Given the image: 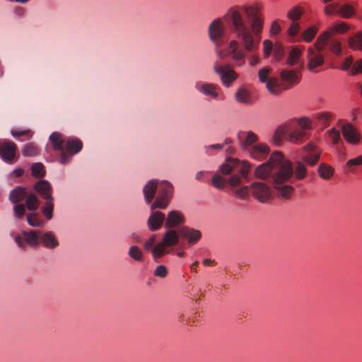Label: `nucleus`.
Listing matches in <instances>:
<instances>
[{
	"mask_svg": "<svg viewBox=\"0 0 362 362\" xmlns=\"http://www.w3.org/2000/svg\"><path fill=\"white\" fill-rule=\"evenodd\" d=\"M263 8V4L256 1L233 5L226 11L224 19L233 37L228 42L227 52L237 66L245 65L246 58L251 66L259 62L257 53L264 25Z\"/></svg>",
	"mask_w": 362,
	"mask_h": 362,
	"instance_id": "obj_1",
	"label": "nucleus"
},
{
	"mask_svg": "<svg viewBox=\"0 0 362 362\" xmlns=\"http://www.w3.org/2000/svg\"><path fill=\"white\" fill-rule=\"evenodd\" d=\"M255 177L272 180L277 194L284 199H290L294 191V169L292 163L280 152L272 153L269 160L258 165L255 170Z\"/></svg>",
	"mask_w": 362,
	"mask_h": 362,
	"instance_id": "obj_2",
	"label": "nucleus"
},
{
	"mask_svg": "<svg viewBox=\"0 0 362 362\" xmlns=\"http://www.w3.org/2000/svg\"><path fill=\"white\" fill-rule=\"evenodd\" d=\"M251 165L247 160L240 162L236 158L228 157L225 163L221 165L220 172L224 175H230L225 178L216 173L212 177V185L217 189H223L227 184L235 187L241 184L242 178L247 179Z\"/></svg>",
	"mask_w": 362,
	"mask_h": 362,
	"instance_id": "obj_3",
	"label": "nucleus"
},
{
	"mask_svg": "<svg viewBox=\"0 0 362 362\" xmlns=\"http://www.w3.org/2000/svg\"><path fill=\"white\" fill-rule=\"evenodd\" d=\"M34 189L45 200V206L42 209L43 215L47 220L52 219L54 210V197L52 196V187L51 184L47 180H42L35 183Z\"/></svg>",
	"mask_w": 362,
	"mask_h": 362,
	"instance_id": "obj_4",
	"label": "nucleus"
},
{
	"mask_svg": "<svg viewBox=\"0 0 362 362\" xmlns=\"http://www.w3.org/2000/svg\"><path fill=\"white\" fill-rule=\"evenodd\" d=\"M180 237L179 231L177 232L171 229L167 230L163 235L162 240L156 244V248L153 251V259L157 260L169 253L168 247L177 245Z\"/></svg>",
	"mask_w": 362,
	"mask_h": 362,
	"instance_id": "obj_5",
	"label": "nucleus"
},
{
	"mask_svg": "<svg viewBox=\"0 0 362 362\" xmlns=\"http://www.w3.org/2000/svg\"><path fill=\"white\" fill-rule=\"evenodd\" d=\"M226 13L223 16L222 18L218 17L214 19L209 25L207 33L208 36L211 42L215 45L216 48L222 44V40L225 34V26L223 21L227 23L226 21L224 19V16ZM227 28H228V24H226ZM228 34L230 37L231 35L229 33V29H228ZM233 37H231L232 39Z\"/></svg>",
	"mask_w": 362,
	"mask_h": 362,
	"instance_id": "obj_6",
	"label": "nucleus"
},
{
	"mask_svg": "<svg viewBox=\"0 0 362 362\" xmlns=\"http://www.w3.org/2000/svg\"><path fill=\"white\" fill-rule=\"evenodd\" d=\"M157 189L158 190V195L151 206V211L156 209H165L173 196V187L172 184L168 181L158 180Z\"/></svg>",
	"mask_w": 362,
	"mask_h": 362,
	"instance_id": "obj_7",
	"label": "nucleus"
},
{
	"mask_svg": "<svg viewBox=\"0 0 362 362\" xmlns=\"http://www.w3.org/2000/svg\"><path fill=\"white\" fill-rule=\"evenodd\" d=\"M350 28V26L344 22L336 23L331 26L327 30L322 33L315 42V47L318 50H324L328 40L335 34L346 33Z\"/></svg>",
	"mask_w": 362,
	"mask_h": 362,
	"instance_id": "obj_8",
	"label": "nucleus"
},
{
	"mask_svg": "<svg viewBox=\"0 0 362 362\" xmlns=\"http://www.w3.org/2000/svg\"><path fill=\"white\" fill-rule=\"evenodd\" d=\"M213 71L221 79L223 86L228 88L238 77V74L228 64L222 65L218 60L213 64Z\"/></svg>",
	"mask_w": 362,
	"mask_h": 362,
	"instance_id": "obj_9",
	"label": "nucleus"
},
{
	"mask_svg": "<svg viewBox=\"0 0 362 362\" xmlns=\"http://www.w3.org/2000/svg\"><path fill=\"white\" fill-rule=\"evenodd\" d=\"M27 194L25 188L21 186L15 187L9 194V200L11 203L15 204L13 213L16 218H23L25 214V206L21 202L26 197Z\"/></svg>",
	"mask_w": 362,
	"mask_h": 362,
	"instance_id": "obj_10",
	"label": "nucleus"
},
{
	"mask_svg": "<svg viewBox=\"0 0 362 362\" xmlns=\"http://www.w3.org/2000/svg\"><path fill=\"white\" fill-rule=\"evenodd\" d=\"M41 230H31L23 231L22 233L14 235V240L21 249H25L26 244L31 247H37L40 244Z\"/></svg>",
	"mask_w": 362,
	"mask_h": 362,
	"instance_id": "obj_11",
	"label": "nucleus"
},
{
	"mask_svg": "<svg viewBox=\"0 0 362 362\" xmlns=\"http://www.w3.org/2000/svg\"><path fill=\"white\" fill-rule=\"evenodd\" d=\"M194 88L200 94L211 100H220L224 99L223 95L220 93V87L216 83L197 81L194 84Z\"/></svg>",
	"mask_w": 362,
	"mask_h": 362,
	"instance_id": "obj_12",
	"label": "nucleus"
},
{
	"mask_svg": "<svg viewBox=\"0 0 362 362\" xmlns=\"http://www.w3.org/2000/svg\"><path fill=\"white\" fill-rule=\"evenodd\" d=\"M49 140L55 151H60V163L66 164L69 163V156L65 150L66 141L62 134L55 132L49 137Z\"/></svg>",
	"mask_w": 362,
	"mask_h": 362,
	"instance_id": "obj_13",
	"label": "nucleus"
},
{
	"mask_svg": "<svg viewBox=\"0 0 362 362\" xmlns=\"http://www.w3.org/2000/svg\"><path fill=\"white\" fill-rule=\"evenodd\" d=\"M271 69L264 67L259 69L258 76L260 82L266 83L267 88L273 95H278L281 93L279 82L276 78H268Z\"/></svg>",
	"mask_w": 362,
	"mask_h": 362,
	"instance_id": "obj_14",
	"label": "nucleus"
},
{
	"mask_svg": "<svg viewBox=\"0 0 362 362\" xmlns=\"http://www.w3.org/2000/svg\"><path fill=\"white\" fill-rule=\"evenodd\" d=\"M280 78L282 81V85H280L281 92L297 85L300 81V75L297 69H284L280 72Z\"/></svg>",
	"mask_w": 362,
	"mask_h": 362,
	"instance_id": "obj_15",
	"label": "nucleus"
},
{
	"mask_svg": "<svg viewBox=\"0 0 362 362\" xmlns=\"http://www.w3.org/2000/svg\"><path fill=\"white\" fill-rule=\"evenodd\" d=\"M341 133L345 141L351 145L358 146L362 140V134L351 123H346L341 127Z\"/></svg>",
	"mask_w": 362,
	"mask_h": 362,
	"instance_id": "obj_16",
	"label": "nucleus"
},
{
	"mask_svg": "<svg viewBox=\"0 0 362 362\" xmlns=\"http://www.w3.org/2000/svg\"><path fill=\"white\" fill-rule=\"evenodd\" d=\"M254 197L262 203L267 202L272 197L270 187L262 182H254L250 187Z\"/></svg>",
	"mask_w": 362,
	"mask_h": 362,
	"instance_id": "obj_17",
	"label": "nucleus"
},
{
	"mask_svg": "<svg viewBox=\"0 0 362 362\" xmlns=\"http://www.w3.org/2000/svg\"><path fill=\"white\" fill-rule=\"evenodd\" d=\"M303 151H305L306 154L302 156V161L308 166L315 165L320 160L321 151L312 142L304 146Z\"/></svg>",
	"mask_w": 362,
	"mask_h": 362,
	"instance_id": "obj_18",
	"label": "nucleus"
},
{
	"mask_svg": "<svg viewBox=\"0 0 362 362\" xmlns=\"http://www.w3.org/2000/svg\"><path fill=\"white\" fill-rule=\"evenodd\" d=\"M247 152L252 159L261 161L269 154L270 148L265 144H257L250 147Z\"/></svg>",
	"mask_w": 362,
	"mask_h": 362,
	"instance_id": "obj_19",
	"label": "nucleus"
},
{
	"mask_svg": "<svg viewBox=\"0 0 362 362\" xmlns=\"http://www.w3.org/2000/svg\"><path fill=\"white\" fill-rule=\"evenodd\" d=\"M16 145L11 141H4L0 144V156L6 163H11L15 158Z\"/></svg>",
	"mask_w": 362,
	"mask_h": 362,
	"instance_id": "obj_20",
	"label": "nucleus"
},
{
	"mask_svg": "<svg viewBox=\"0 0 362 362\" xmlns=\"http://www.w3.org/2000/svg\"><path fill=\"white\" fill-rule=\"evenodd\" d=\"M147 219V227L151 232L156 231L161 228L165 221V214L159 211H154Z\"/></svg>",
	"mask_w": 362,
	"mask_h": 362,
	"instance_id": "obj_21",
	"label": "nucleus"
},
{
	"mask_svg": "<svg viewBox=\"0 0 362 362\" xmlns=\"http://www.w3.org/2000/svg\"><path fill=\"white\" fill-rule=\"evenodd\" d=\"M179 234L180 238L187 240L189 244L191 245L195 244L202 238V233L199 230L187 226L180 228Z\"/></svg>",
	"mask_w": 362,
	"mask_h": 362,
	"instance_id": "obj_22",
	"label": "nucleus"
},
{
	"mask_svg": "<svg viewBox=\"0 0 362 362\" xmlns=\"http://www.w3.org/2000/svg\"><path fill=\"white\" fill-rule=\"evenodd\" d=\"M238 138L241 147L245 151H247L250 147L255 145V143L258 140L257 135L251 131L238 133Z\"/></svg>",
	"mask_w": 362,
	"mask_h": 362,
	"instance_id": "obj_23",
	"label": "nucleus"
},
{
	"mask_svg": "<svg viewBox=\"0 0 362 362\" xmlns=\"http://www.w3.org/2000/svg\"><path fill=\"white\" fill-rule=\"evenodd\" d=\"M40 243L48 250H54L59 243L52 231L43 232L41 230Z\"/></svg>",
	"mask_w": 362,
	"mask_h": 362,
	"instance_id": "obj_24",
	"label": "nucleus"
},
{
	"mask_svg": "<svg viewBox=\"0 0 362 362\" xmlns=\"http://www.w3.org/2000/svg\"><path fill=\"white\" fill-rule=\"evenodd\" d=\"M315 48H317L315 47ZM323 50H318L316 49V51L313 48H310L308 49V69L309 70L314 71L315 68L321 66L324 63V58L322 55L321 52Z\"/></svg>",
	"mask_w": 362,
	"mask_h": 362,
	"instance_id": "obj_25",
	"label": "nucleus"
},
{
	"mask_svg": "<svg viewBox=\"0 0 362 362\" xmlns=\"http://www.w3.org/2000/svg\"><path fill=\"white\" fill-rule=\"evenodd\" d=\"M185 222L183 214L179 211H170L166 217L165 227L173 228Z\"/></svg>",
	"mask_w": 362,
	"mask_h": 362,
	"instance_id": "obj_26",
	"label": "nucleus"
},
{
	"mask_svg": "<svg viewBox=\"0 0 362 362\" xmlns=\"http://www.w3.org/2000/svg\"><path fill=\"white\" fill-rule=\"evenodd\" d=\"M235 101L241 105H250L252 104L250 92L245 87H240L235 93Z\"/></svg>",
	"mask_w": 362,
	"mask_h": 362,
	"instance_id": "obj_27",
	"label": "nucleus"
},
{
	"mask_svg": "<svg viewBox=\"0 0 362 362\" xmlns=\"http://www.w3.org/2000/svg\"><path fill=\"white\" fill-rule=\"evenodd\" d=\"M158 180H151L148 181L143 188V193L145 201L147 204L152 202L157 189Z\"/></svg>",
	"mask_w": 362,
	"mask_h": 362,
	"instance_id": "obj_28",
	"label": "nucleus"
},
{
	"mask_svg": "<svg viewBox=\"0 0 362 362\" xmlns=\"http://www.w3.org/2000/svg\"><path fill=\"white\" fill-rule=\"evenodd\" d=\"M83 147L82 141L78 139L68 140L66 142L65 150L69 156V162L71 156L81 151Z\"/></svg>",
	"mask_w": 362,
	"mask_h": 362,
	"instance_id": "obj_29",
	"label": "nucleus"
},
{
	"mask_svg": "<svg viewBox=\"0 0 362 362\" xmlns=\"http://www.w3.org/2000/svg\"><path fill=\"white\" fill-rule=\"evenodd\" d=\"M294 181L296 180H301L307 176L308 170L305 163L303 161H296L294 163Z\"/></svg>",
	"mask_w": 362,
	"mask_h": 362,
	"instance_id": "obj_30",
	"label": "nucleus"
},
{
	"mask_svg": "<svg viewBox=\"0 0 362 362\" xmlns=\"http://www.w3.org/2000/svg\"><path fill=\"white\" fill-rule=\"evenodd\" d=\"M348 44L351 49L362 52V32H357L348 39Z\"/></svg>",
	"mask_w": 362,
	"mask_h": 362,
	"instance_id": "obj_31",
	"label": "nucleus"
},
{
	"mask_svg": "<svg viewBox=\"0 0 362 362\" xmlns=\"http://www.w3.org/2000/svg\"><path fill=\"white\" fill-rule=\"evenodd\" d=\"M317 31L318 28L316 26H310L301 34L300 39L293 40L292 41L295 42L303 40L305 42H310L315 38Z\"/></svg>",
	"mask_w": 362,
	"mask_h": 362,
	"instance_id": "obj_32",
	"label": "nucleus"
},
{
	"mask_svg": "<svg viewBox=\"0 0 362 362\" xmlns=\"http://www.w3.org/2000/svg\"><path fill=\"white\" fill-rule=\"evenodd\" d=\"M317 169L320 177L324 180H329L334 173V168L326 163H320Z\"/></svg>",
	"mask_w": 362,
	"mask_h": 362,
	"instance_id": "obj_33",
	"label": "nucleus"
},
{
	"mask_svg": "<svg viewBox=\"0 0 362 362\" xmlns=\"http://www.w3.org/2000/svg\"><path fill=\"white\" fill-rule=\"evenodd\" d=\"M25 200V207L30 211H35L40 205V201L37 197L33 194H27Z\"/></svg>",
	"mask_w": 362,
	"mask_h": 362,
	"instance_id": "obj_34",
	"label": "nucleus"
},
{
	"mask_svg": "<svg viewBox=\"0 0 362 362\" xmlns=\"http://www.w3.org/2000/svg\"><path fill=\"white\" fill-rule=\"evenodd\" d=\"M305 136V132L301 129H295L293 132L288 133L287 139L289 142L298 144L301 141Z\"/></svg>",
	"mask_w": 362,
	"mask_h": 362,
	"instance_id": "obj_35",
	"label": "nucleus"
},
{
	"mask_svg": "<svg viewBox=\"0 0 362 362\" xmlns=\"http://www.w3.org/2000/svg\"><path fill=\"white\" fill-rule=\"evenodd\" d=\"M301 52L298 48H293L288 54L286 64L291 66L297 64Z\"/></svg>",
	"mask_w": 362,
	"mask_h": 362,
	"instance_id": "obj_36",
	"label": "nucleus"
},
{
	"mask_svg": "<svg viewBox=\"0 0 362 362\" xmlns=\"http://www.w3.org/2000/svg\"><path fill=\"white\" fill-rule=\"evenodd\" d=\"M315 117L322 124V128H326L332 117V114L329 112H321L316 113Z\"/></svg>",
	"mask_w": 362,
	"mask_h": 362,
	"instance_id": "obj_37",
	"label": "nucleus"
},
{
	"mask_svg": "<svg viewBox=\"0 0 362 362\" xmlns=\"http://www.w3.org/2000/svg\"><path fill=\"white\" fill-rule=\"evenodd\" d=\"M288 127L286 124L279 126L274 132L272 141L274 144H279L284 134L287 133Z\"/></svg>",
	"mask_w": 362,
	"mask_h": 362,
	"instance_id": "obj_38",
	"label": "nucleus"
},
{
	"mask_svg": "<svg viewBox=\"0 0 362 362\" xmlns=\"http://www.w3.org/2000/svg\"><path fill=\"white\" fill-rule=\"evenodd\" d=\"M22 153L25 157H33L39 154V151L36 146L29 143L24 146Z\"/></svg>",
	"mask_w": 362,
	"mask_h": 362,
	"instance_id": "obj_39",
	"label": "nucleus"
},
{
	"mask_svg": "<svg viewBox=\"0 0 362 362\" xmlns=\"http://www.w3.org/2000/svg\"><path fill=\"white\" fill-rule=\"evenodd\" d=\"M128 255L132 259L136 262H141L144 258V254L141 250L136 245L129 247Z\"/></svg>",
	"mask_w": 362,
	"mask_h": 362,
	"instance_id": "obj_40",
	"label": "nucleus"
},
{
	"mask_svg": "<svg viewBox=\"0 0 362 362\" xmlns=\"http://www.w3.org/2000/svg\"><path fill=\"white\" fill-rule=\"evenodd\" d=\"M329 45V49L337 55L341 54V42L339 40L334 38H329L327 42Z\"/></svg>",
	"mask_w": 362,
	"mask_h": 362,
	"instance_id": "obj_41",
	"label": "nucleus"
},
{
	"mask_svg": "<svg viewBox=\"0 0 362 362\" xmlns=\"http://www.w3.org/2000/svg\"><path fill=\"white\" fill-rule=\"evenodd\" d=\"M28 224L33 227H40L44 224V221L39 217L36 213L30 214L27 216Z\"/></svg>",
	"mask_w": 362,
	"mask_h": 362,
	"instance_id": "obj_42",
	"label": "nucleus"
},
{
	"mask_svg": "<svg viewBox=\"0 0 362 362\" xmlns=\"http://www.w3.org/2000/svg\"><path fill=\"white\" fill-rule=\"evenodd\" d=\"M339 13L345 18H349L354 16V10L353 7L349 4H344L340 6L339 8Z\"/></svg>",
	"mask_w": 362,
	"mask_h": 362,
	"instance_id": "obj_43",
	"label": "nucleus"
},
{
	"mask_svg": "<svg viewBox=\"0 0 362 362\" xmlns=\"http://www.w3.org/2000/svg\"><path fill=\"white\" fill-rule=\"evenodd\" d=\"M362 165V156L347 160L346 167L349 172H353L356 167Z\"/></svg>",
	"mask_w": 362,
	"mask_h": 362,
	"instance_id": "obj_44",
	"label": "nucleus"
},
{
	"mask_svg": "<svg viewBox=\"0 0 362 362\" xmlns=\"http://www.w3.org/2000/svg\"><path fill=\"white\" fill-rule=\"evenodd\" d=\"M327 5L324 8V13L325 16H334L336 13H339V3H332L329 4H326Z\"/></svg>",
	"mask_w": 362,
	"mask_h": 362,
	"instance_id": "obj_45",
	"label": "nucleus"
},
{
	"mask_svg": "<svg viewBox=\"0 0 362 362\" xmlns=\"http://www.w3.org/2000/svg\"><path fill=\"white\" fill-rule=\"evenodd\" d=\"M157 235L156 234H152L144 243V249L146 251L151 252L153 255V251L156 248V240Z\"/></svg>",
	"mask_w": 362,
	"mask_h": 362,
	"instance_id": "obj_46",
	"label": "nucleus"
},
{
	"mask_svg": "<svg viewBox=\"0 0 362 362\" xmlns=\"http://www.w3.org/2000/svg\"><path fill=\"white\" fill-rule=\"evenodd\" d=\"M303 12L300 8L298 6H295L289 10L287 13V17L293 22H296V21L300 18Z\"/></svg>",
	"mask_w": 362,
	"mask_h": 362,
	"instance_id": "obj_47",
	"label": "nucleus"
},
{
	"mask_svg": "<svg viewBox=\"0 0 362 362\" xmlns=\"http://www.w3.org/2000/svg\"><path fill=\"white\" fill-rule=\"evenodd\" d=\"M32 173L34 176L42 177L45 176V171L43 165L41 163H36L32 165Z\"/></svg>",
	"mask_w": 362,
	"mask_h": 362,
	"instance_id": "obj_48",
	"label": "nucleus"
},
{
	"mask_svg": "<svg viewBox=\"0 0 362 362\" xmlns=\"http://www.w3.org/2000/svg\"><path fill=\"white\" fill-rule=\"evenodd\" d=\"M300 31V25L297 22H292L287 30L288 35L294 39Z\"/></svg>",
	"mask_w": 362,
	"mask_h": 362,
	"instance_id": "obj_49",
	"label": "nucleus"
},
{
	"mask_svg": "<svg viewBox=\"0 0 362 362\" xmlns=\"http://www.w3.org/2000/svg\"><path fill=\"white\" fill-rule=\"evenodd\" d=\"M328 136L332 139L333 144H337L340 139V132L337 130L334 127L327 131Z\"/></svg>",
	"mask_w": 362,
	"mask_h": 362,
	"instance_id": "obj_50",
	"label": "nucleus"
},
{
	"mask_svg": "<svg viewBox=\"0 0 362 362\" xmlns=\"http://www.w3.org/2000/svg\"><path fill=\"white\" fill-rule=\"evenodd\" d=\"M11 133L13 136L14 137H19V136H28L30 139L32 136V132L29 129L25 130H17V129H12L11 131Z\"/></svg>",
	"mask_w": 362,
	"mask_h": 362,
	"instance_id": "obj_51",
	"label": "nucleus"
},
{
	"mask_svg": "<svg viewBox=\"0 0 362 362\" xmlns=\"http://www.w3.org/2000/svg\"><path fill=\"white\" fill-rule=\"evenodd\" d=\"M351 75L362 74V59H359L354 62L352 68L350 69Z\"/></svg>",
	"mask_w": 362,
	"mask_h": 362,
	"instance_id": "obj_52",
	"label": "nucleus"
},
{
	"mask_svg": "<svg viewBox=\"0 0 362 362\" xmlns=\"http://www.w3.org/2000/svg\"><path fill=\"white\" fill-rule=\"evenodd\" d=\"M273 50V43L269 40L263 41V52L266 57H269Z\"/></svg>",
	"mask_w": 362,
	"mask_h": 362,
	"instance_id": "obj_53",
	"label": "nucleus"
},
{
	"mask_svg": "<svg viewBox=\"0 0 362 362\" xmlns=\"http://www.w3.org/2000/svg\"><path fill=\"white\" fill-rule=\"evenodd\" d=\"M298 125L303 129H310L311 120L308 117H300L298 120Z\"/></svg>",
	"mask_w": 362,
	"mask_h": 362,
	"instance_id": "obj_54",
	"label": "nucleus"
},
{
	"mask_svg": "<svg viewBox=\"0 0 362 362\" xmlns=\"http://www.w3.org/2000/svg\"><path fill=\"white\" fill-rule=\"evenodd\" d=\"M153 274L156 276L163 278L168 274L167 267L164 265H159L156 268Z\"/></svg>",
	"mask_w": 362,
	"mask_h": 362,
	"instance_id": "obj_55",
	"label": "nucleus"
},
{
	"mask_svg": "<svg viewBox=\"0 0 362 362\" xmlns=\"http://www.w3.org/2000/svg\"><path fill=\"white\" fill-rule=\"evenodd\" d=\"M235 194L238 197L245 199L249 194V187L247 186L240 187L235 191Z\"/></svg>",
	"mask_w": 362,
	"mask_h": 362,
	"instance_id": "obj_56",
	"label": "nucleus"
},
{
	"mask_svg": "<svg viewBox=\"0 0 362 362\" xmlns=\"http://www.w3.org/2000/svg\"><path fill=\"white\" fill-rule=\"evenodd\" d=\"M354 64V59L351 56L347 57L345 58L343 64L341 67V69L343 71H349Z\"/></svg>",
	"mask_w": 362,
	"mask_h": 362,
	"instance_id": "obj_57",
	"label": "nucleus"
},
{
	"mask_svg": "<svg viewBox=\"0 0 362 362\" xmlns=\"http://www.w3.org/2000/svg\"><path fill=\"white\" fill-rule=\"evenodd\" d=\"M281 30V28L277 21H272L270 27L271 35H275L279 34Z\"/></svg>",
	"mask_w": 362,
	"mask_h": 362,
	"instance_id": "obj_58",
	"label": "nucleus"
},
{
	"mask_svg": "<svg viewBox=\"0 0 362 362\" xmlns=\"http://www.w3.org/2000/svg\"><path fill=\"white\" fill-rule=\"evenodd\" d=\"M223 146H224L223 144H212V145H209V146H204L205 152L206 153L209 154L211 150H221L223 148Z\"/></svg>",
	"mask_w": 362,
	"mask_h": 362,
	"instance_id": "obj_59",
	"label": "nucleus"
},
{
	"mask_svg": "<svg viewBox=\"0 0 362 362\" xmlns=\"http://www.w3.org/2000/svg\"><path fill=\"white\" fill-rule=\"evenodd\" d=\"M361 109L360 107H356L352 108L351 110L350 115H351V119L353 122H356L358 119V115L361 114Z\"/></svg>",
	"mask_w": 362,
	"mask_h": 362,
	"instance_id": "obj_60",
	"label": "nucleus"
},
{
	"mask_svg": "<svg viewBox=\"0 0 362 362\" xmlns=\"http://www.w3.org/2000/svg\"><path fill=\"white\" fill-rule=\"evenodd\" d=\"M216 54L218 58L223 59L226 55L229 56L227 52V49L226 50V53L223 50H219L216 49Z\"/></svg>",
	"mask_w": 362,
	"mask_h": 362,
	"instance_id": "obj_61",
	"label": "nucleus"
},
{
	"mask_svg": "<svg viewBox=\"0 0 362 362\" xmlns=\"http://www.w3.org/2000/svg\"><path fill=\"white\" fill-rule=\"evenodd\" d=\"M203 264L204 266H214L216 263L214 260H210V259H206L203 261Z\"/></svg>",
	"mask_w": 362,
	"mask_h": 362,
	"instance_id": "obj_62",
	"label": "nucleus"
},
{
	"mask_svg": "<svg viewBox=\"0 0 362 362\" xmlns=\"http://www.w3.org/2000/svg\"><path fill=\"white\" fill-rule=\"evenodd\" d=\"M205 173L204 171H199V172H197L195 175V179L197 180H202V177L204 175V174Z\"/></svg>",
	"mask_w": 362,
	"mask_h": 362,
	"instance_id": "obj_63",
	"label": "nucleus"
},
{
	"mask_svg": "<svg viewBox=\"0 0 362 362\" xmlns=\"http://www.w3.org/2000/svg\"><path fill=\"white\" fill-rule=\"evenodd\" d=\"M13 174L15 175V176L16 177H21L23 175V170L22 169H16L14 171H13Z\"/></svg>",
	"mask_w": 362,
	"mask_h": 362,
	"instance_id": "obj_64",
	"label": "nucleus"
}]
</instances>
